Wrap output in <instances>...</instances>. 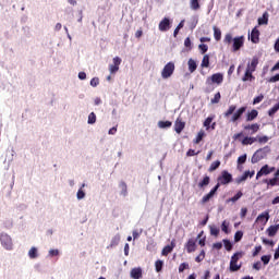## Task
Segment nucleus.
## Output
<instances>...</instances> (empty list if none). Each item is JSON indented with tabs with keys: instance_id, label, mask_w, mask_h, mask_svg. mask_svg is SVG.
Wrapping results in <instances>:
<instances>
[{
	"instance_id": "nucleus-1",
	"label": "nucleus",
	"mask_w": 279,
	"mask_h": 279,
	"mask_svg": "<svg viewBox=\"0 0 279 279\" xmlns=\"http://www.w3.org/2000/svg\"><path fill=\"white\" fill-rule=\"evenodd\" d=\"M247 110V107H240L236 110V105H231L229 108L225 111L223 117L225 119H230V123H236V121L241 120V117L245 114V111Z\"/></svg>"
},
{
	"instance_id": "nucleus-2",
	"label": "nucleus",
	"mask_w": 279,
	"mask_h": 279,
	"mask_svg": "<svg viewBox=\"0 0 279 279\" xmlns=\"http://www.w3.org/2000/svg\"><path fill=\"white\" fill-rule=\"evenodd\" d=\"M270 151L271 148L269 146L257 149L251 158L252 165H256L257 162H260V160H264V158H267V154Z\"/></svg>"
},
{
	"instance_id": "nucleus-3",
	"label": "nucleus",
	"mask_w": 279,
	"mask_h": 279,
	"mask_svg": "<svg viewBox=\"0 0 279 279\" xmlns=\"http://www.w3.org/2000/svg\"><path fill=\"white\" fill-rule=\"evenodd\" d=\"M244 256L243 252H236L231 256L230 260V271H239L241 269V264L239 265V260H241V257Z\"/></svg>"
},
{
	"instance_id": "nucleus-4",
	"label": "nucleus",
	"mask_w": 279,
	"mask_h": 279,
	"mask_svg": "<svg viewBox=\"0 0 279 279\" xmlns=\"http://www.w3.org/2000/svg\"><path fill=\"white\" fill-rule=\"evenodd\" d=\"M174 72H175V63L171 61L168 62L161 71L162 80H169V77H171V75H173Z\"/></svg>"
},
{
	"instance_id": "nucleus-5",
	"label": "nucleus",
	"mask_w": 279,
	"mask_h": 279,
	"mask_svg": "<svg viewBox=\"0 0 279 279\" xmlns=\"http://www.w3.org/2000/svg\"><path fill=\"white\" fill-rule=\"evenodd\" d=\"M0 243L9 251L13 247L12 238L8 233L0 234Z\"/></svg>"
},
{
	"instance_id": "nucleus-6",
	"label": "nucleus",
	"mask_w": 279,
	"mask_h": 279,
	"mask_svg": "<svg viewBox=\"0 0 279 279\" xmlns=\"http://www.w3.org/2000/svg\"><path fill=\"white\" fill-rule=\"evenodd\" d=\"M217 180L221 186H226V184H230V182H232V175L227 170H223Z\"/></svg>"
},
{
	"instance_id": "nucleus-7",
	"label": "nucleus",
	"mask_w": 279,
	"mask_h": 279,
	"mask_svg": "<svg viewBox=\"0 0 279 279\" xmlns=\"http://www.w3.org/2000/svg\"><path fill=\"white\" fill-rule=\"evenodd\" d=\"M184 247L187 254H193V252L197 251V240L195 238H190L184 244Z\"/></svg>"
},
{
	"instance_id": "nucleus-8",
	"label": "nucleus",
	"mask_w": 279,
	"mask_h": 279,
	"mask_svg": "<svg viewBox=\"0 0 279 279\" xmlns=\"http://www.w3.org/2000/svg\"><path fill=\"white\" fill-rule=\"evenodd\" d=\"M245 45V36H238L233 38L232 51H239Z\"/></svg>"
},
{
	"instance_id": "nucleus-9",
	"label": "nucleus",
	"mask_w": 279,
	"mask_h": 279,
	"mask_svg": "<svg viewBox=\"0 0 279 279\" xmlns=\"http://www.w3.org/2000/svg\"><path fill=\"white\" fill-rule=\"evenodd\" d=\"M223 83V74L215 73L210 77H207L206 84H222Z\"/></svg>"
},
{
	"instance_id": "nucleus-10",
	"label": "nucleus",
	"mask_w": 279,
	"mask_h": 279,
	"mask_svg": "<svg viewBox=\"0 0 279 279\" xmlns=\"http://www.w3.org/2000/svg\"><path fill=\"white\" fill-rule=\"evenodd\" d=\"M274 171H276V167L270 168L268 165H265L257 172L256 180H258V178H263V175H269V173H274Z\"/></svg>"
},
{
	"instance_id": "nucleus-11",
	"label": "nucleus",
	"mask_w": 279,
	"mask_h": 279,
	"mask_svg": "<svg viewBox=\"0 0 279 279\" xmlns=\"http://www.w3.org/2000/svg\"><path fill=\"white\" fill-rule=\"evenodd\" d=\"M112 64L109 65V71L111 74H114L119 71V66H121V58L120 57H114L112 60Z\"/></svg>"
},
{
	"instance_id": "nucleus-12",
	"label": "nucleus",
	"mask_w": 279,
	"mask_h": 279,
	"mask_svg": "<svg viewBox=\"0 0 279 279\" xmlns=\"http://www.w3.org/2000/svg\"><path fill=\"white\" fill-rule=\"evenodd\" d=\"M184 128H186V122L182 121V118L180 117L177 118L174 122V132H177V134H182Z\"/></svg>"
},
{
	"instance_id": "nucleus-13",
	"label": "nucleus",
	"mask_w": 279,
	"mask_h": 279,
	"mask_svg": "<svg viewBox=\"0 0 279 279\" xmlns=\"http://www.w3.org/2000/svg\"><path fill=\"white\" fill-rule=\"evenodd\" d=\"M171 29V21L169 17H165L159 23V32H169Z\"/></svg>"
},
{
	"instance_id": "nucleus-14",
	"label": "nucleus",
	"mask_w": 279,
	"mask_h": 279,
	"mask_svg": "<svg viewBox=\"0 0 279 279\" xmlns=\"http://www.w3.org/2000/svg\"><path fill=\"white\" fill-rule=\"evenodd\" d=\"M251 41L254 45H258L260 43V31L257 27H254L251 32Z\"/></svg>"
},
{
	"instance_id": "nucleus-15",
	"label": "nucleus",
	"mask_w": 279,
	"mask_h": 279,
	"mask_svg": "<svg viewBox=\"0 0 279 279\" xmlns=\"http://www.w3.org/2000/svg\"><path fill=\"white\" fill-rule=\"evenodd\" d=\"M255 171L253 170V171H245L244 173H243V175H241V177H238L236 179H235V182H236V184H241L242 182H245V180H247V178H254V175H255Z\"/></svg>"
},
{
	"instance_id": "nucleus-16",
	"label": "nucleus",
	"mask_w": 279,
	"mask_h": 279,
	"mask_svg": "<svg viewBox=\"0 0 279 279\" xmlns=\"http://www.w3.org/2000/svg\"><path fill=\"white\" fill-rule=\"evenodd\" d=\"M267 221H269V211H264L256 218V222L262 223V226H265Z\"/></svg>"
},
{
	"instance_id": "nucleus-17",
	"label": "nucleus",
	"mask_w": 279,
	"mask_h": 279,
	"mask_svg": "<svg viewBox=\"0 0 279 279\" xmlns=\"http://www.w3.org/2000/svg\"><path fill=\"white\" fill-rule=\"evenodd\" d=\"M256 66H258V57H253L252 61L246 66V71L254 73L256 71Z\"/></svg>"
},
{
	"instance_id": "nucleus-18",
	"label": "nucleus",
	"mask_w": 279,
	"mask_h": 279,
	"mask_svg": "<svg viewBox=\"0 0 279 279\" xmlns=\"http://www.w3.org/2000/svg\"><path fill=\"white\" fill-rule=\"evenodd\" d=\"M175 247V242L172 241L170 243V245H166L162 251H161V254L162 256H169V254H171L173 252V248Z\"/></svg>"
},
{
	"instance_id": "nucleus-19",
	"label": "nucleus",
	"mask_w": 279,
	"mask_h": 279,
	"mask_svg": "<svg viewBox=\"0 0 279 279\" xmlns=\"http://www.w3.org/2000/svg\"><path fill=\"white\" fill-rule=\"evenodd\" d=\"M131 278L133 279L143 278V269L141 267L131 269Z\"/></svg>"
},
{
	"instance_id": "nucleus-20",
	"label": "nucleus",
	"mask_w": 279,
	"mask_h": 279,
	"mask_svg": "<svg viewBox=\"0 0 279 279\" xmlns=\"http://www.w3.org/2000/svg\"><path fill=\"white\" fill-rule=\"evenodd\" d=\"M253 73L254 72H251L250 70H245L242 82H254V80H256V76Z\"/></svg>"
},
{
	"instance_id": "nucleus-21",
	"label": "nucleus",
	"mask_w": 279,
	"mask_h": 279,
	"mask_svg": "<svg viewBox=\"0 0 279 279\" xmlns=\"http://www.w3.org/2000/svg\"><path fill=\"white\" fill-rule=\"evenodd\" d=\"M278 231H279V225L270 226L266 230L268 236H275L276 234H278Z\"/></svg>"
},
{
	"instance_id": "nucleus-22",
	"label": "nucleus",
	"mask_w": 279,
	"mask_h": 279,
	"mask_svg": "<svg viewBox=\"0 0 279 279\" xmlns=\"http://www.w3.org/2000/svg\"><path fill=\"white\" fill-rule=\"evenodd\" d=\"M244 130H251V134H256V132L260 130V124L258 123L247 124L244 126Z\"/></svg>"
},
{
	"instance_id": "nucleus-23",
	"label": "nucleus",
	"mask_w": 279,
	"mask_h": 279,
	"mask_svg": "<svg viewBox=\"0 0 279 279\" xmlns=\"http://www.w3.org/2000/svg\"><path fill=\"white\" fill-rule=\"evenodd\" d=\"M210 184V177L208 174H205L203 180L198 182V189H204L205 186H208Z\"/></svg>"
},
{
	"instance_id": "nucleus-24",
	"label": "nucleus",
	"mask_w": 279,
	"mask_h": 279,
	"mask_svg": "<svg viewBox=\"0 0 279 279\" xmlns=\"http://www.w3.org/2000/svg\"><path fill=\"white\" fill-rule=\"evenodd\" d=\"M258 25H267L269 23V13L265 12L262 17H258Z\"/></svg>"
},
{
	"instance_id": "nucleus-25",
	"label": "nucleus",
	"mask_w": 279,
	"mask_h": 279,
	"mask_svg": "<svg viewBox=\"0 0 279 279\" xmlns=\"http://www.w3.org/2000/svg\"><path fill=\"white\" fill-rule=\"evenodd\" d=\"M187 66H189L190 73H195V71H197V62H195V60L193 59H190L187 61Z\"/></svg>"
},
{
	"instance_id": "nucleus-26",
	"label": "nucleus",
	"mask_w": 279,
	"mask_h": 279,
	"mask_svg": "<svg viewBox=\"0 0 279 279\" xmlns=\"http://www.w3.org/2000/svg\"><path fill=\"white\" fill-rule=\"evenodd\" d=\"M198 239V245H201V247H205L206 246V236H204V231H201L197 234L196 241Z\"/></svg>"
},
{
	"instance_id": "nucleus-27",
	"label": "nucleus",
	"mask_w": 279,
	"mask_h": 279,
	"mask_svg": "<svg viewBox=\"0 0 279 279\" xmlns=\"http://www.w3.org/2000/svg\"><path fill=\"white\" fill-rule=\"evenodd\" d=\"M214 197H215V194L209 192L202 197L201 204L204 206V204H208V202H210Z\"/></svg>"
},
{
	"instance_id": "nucleus-28",
	"label": "nucleus",
	"mask_w": 279,
	"mask_h": 279,
	"mask_svg": "<svg viewBox=\"0 0 279 279\" xmlns=\"http://www.w3.org/2000/svg\"><path fill=\"white\" fill-rule=\"evenodd\" d=\"M258 117V110L253 109L246 114V121H254Z\"/></svg>"
},
{
	"instance_id": "nucleus-29",
	"label": "nucleus",
	"mask_w": 279,
	"mask_h": 279,
	"mask_svg": "<svg viewBox=\"0 0 279 279\" xmlns=\"http://www.w3.org/2000/svg\"><path fill=\"white\" fill-rule=\"evenodd\" d=\"M199 1L201 0H190L191 10H194V12H197V10L202 8V5L199 4Z\"/></svg>"
},
{
	"instance_id": "nucleus-30",
	"label": "nucleus",
	"mask_w": 279,
	"mask_h": 279,
	"mask_svg": "<svg viewBox=\"0 0 279 279\" xmlns=\"http://www.w3.org/2000/svg\"><path fill=\"white\" fill-rule=\"evenodd\" d=\"M201 66H203V69H208V66H210V57L208 54L203 57Z\"/></svg>"
},
{
	"instance_id": "nucleus-31",
	"label": "nucleus",
	"mask_w": 279,
	"mask_h": 279,
	"mask_svg": "<svg viewBox=\"0 0 279 279\" xmlns=\"http://www.w3.org/2000/svg\"><path fill=\"white\" fill-rule=\"evenodd\" d=\"M242 145H254L256 143V137L246 136L241 141Z\"/></svg>"
},
{
	"instance_id": "nucleus-32",
	"label": "nucleus",
	"mask_w": 279,
	"mask_h": 279,
	"mask_svg": "<svg viewBox=\"0 0 279 279\" xmlns=\"http://www.w3.org/2000/svg\"><path fill=\"white\" fill-rule=\"evenodd\" d=\"M268 186H279V178L274 177L272 179L266 180Z\"/></svg>"
},
{
	"instance_id": "nucleus-33",
	"label": "nucleus",
	"mask_w": 279,
	"mask_h": 279,
	"mask_svg": "<svg viewBox=\"0 0 279 279\" xmlns=\"http://www.w3.org/2000/svg\"><path fill=\"white\" fill-rule=\"evenodd\" d=\"M213 29H214V38L215 40H217V43H219V40H221V29L217 26H214Z\"/></svg>"
},
{
	"instance_id": "nucleus-34",
	"label": "nucleus",
	"mask_w": 279,
	"mask_h": 279,
	"mask_svg": "<svg viewBox=\"0 0 279 279\" xmlns=\"http://www.w3.org/2000/svg\"><path fill=\"white\" fill-rule=\"evenodd\" d=\"M225 45H232L234 43V38L232 37V33H227L223 38Z\"/></svg>"
},
{
	"instance_id": "nucleus-35",
	"label": "nucleus",
	"mask_w": 279,
	"mask_h": 279,
	"mask_svg": "<svg viewBox=\"0 0 279 279\" xmlns=\"http://www.w3.org/2000/svg\"><path fill=\"white\" fill-rule=\"evenodd\" d=\"M218 167H221V161L216 160V161L211 162V165L208 168L209 173H213V171H217Z\"/></svg>"
},
{
	"instance_id": "nucleus-36",
	"label": "nucleus",
	"mask_w": 279,
	"mask_h": 279,
	"mask_svg": "<svg viewBox=\"0 0 279 279\" xmlns=\"http://www.w3.org/2000/svg\"><path fill=\"white\" fill-rule=\"evenodd\" d=\"M230 222L228 220L222 221L221 223V231L225 232V234H230Z\"/></svg>"
},
{
	"instance_id": "nucleus-37",
	"label": "nucleus",
	"mask_w": 279,
	"mask_h": 279,
	"mask_svg": "<svg viewBox=\"0 0 279 279\" xmlns=\"http://www.w3.org/2000/svg\"><path fill=\"white\" fill-rule=\"evenodd\" d=\"M171 125H173V123L171 121H159L158 122V128H160L161 130L171 128Z\"/></svg>"
},
{
	"instance_id": "nucleus-38",
	"label": "nucleus",
	"mask_w": 279,
	"mask_h": 279,
	"mask_svg": "<svg viewBox=\"0 0 279 279\" xmlns=\"http://www.w3.org/2000/svg\"><path fill=\"white\" fill-rule=\"evenodd\" d=\"M242 197H243V192L239 191L234 196L229 198L227 202H232V204H235V202H239V199Z\"/></svg>"
},
{
	"instance_id": "nucleus-39",
	"label": "nucleus",
	"mask_w": 279,
	"mask_h": 279,
	"mask_svg": "<svg viewBox=\"0 0 279 279\" xmlns=\"http://www.w3.org/2000/svg\"><path fill=\"white\" fill-rule=\"evenodd\" d=\"M205 136L204 131H199L196 138L193 141L194 145H199Z\"/></svg>"
},
{
	"instance_id": "nucleus-40",
	"label": "nucleus",
	"mask_w": 279,
	"mask_h": 279,
	"mask_svg": "<svg viewBox=\"0 0 279 279\" xmlns=\"http://www.w3.org/2000/svg\"><path fill=\"white\" fill-rule=\"evenodd\" d=\"M28 256H29V258H38V248H36L35 246H33V247L28 251Z\"/></svg>"
},
{
	"instance_id": "nucleus-41",
	"label": "nucleus",
	"mask_w": 279,
	"mask_h": 279,
	"mask_svg": "<svg viewBox=\"0 0 279 279\" xmlns=\"http://www.w3.org/2000/svg\"><path fill=\"white\" fill-rule=\"evenodd\" d=\"M97 122V116L95 114V112H90L89 116H88V120H87V123L89 125H93Z\"/></svg>"
},
{
	"instance_id": "nucleus-42",
	"label": "nucleus",
	"mask_w": 279,
	"mask_h": 279,
	"mask_svg": "<svg viewBox=\"0 0 279 279\" xmlns=\"http://www.w3.org/2000/svg\"><path fill=\"white\" fill-rule=\"evenodd\" d=\"M206 258V251L202 250L201 253L195 257V263H202Z\"/></svg>"
},
{
	"instance_id": "nucleus-43",
	"label": "nucleus",
	"mask_w": 279,
	"mask_h": 279,
	"mask_svg": "<svg viewBox=\"0 0 279 279\" xmlns=\"http://www.w3.org/2000/svg\"><path fill=\"white\" fill-rule=\"evenodd\" d=\"M121 241V236L114 235L111 240L110 247H117Z\"/></svg>"
},
{
	"instance_id": "nucleus-44",
	"label": "nucleus",
	"mask_w": 279,
	"mask_h": 279,
	"mask_svg": "<svg viewBox=\"0 0 279 279\" xmlns=\"http://www.w3.org/2000/svg\"><path fill=\"white\" fill-rule=\"evenodd\" d=\"M209 230H210L211 236H216V238L219 236V228H217L215 226H210Z\"/></svg>"
},
{
	"instance_id": "nucleus-45",
	"label": "nucleus",
	"mask_w": 279,
	"mask_h": 279,
	"mask_svg": "<svg viewBox=\"0 0 279 279\" xmlns=\"http://www.w3.org/2000/svg\"><path fill=\"white\" fill-rule=\"evenodd\" d=\"M221 101V93H216L214 98H211L210 102L211 104H219Z\"/></svg>"
},
{
	"instance_id": "nucleus-46",
	"label": "nucleus",
	"mask_w": 279,
	"mask_h": 279,
	"mask_svg": "<svg viewBox=\"0 0 279 279\" xmlns=\"http://www.w3.org/2000/svg\"><path fill=\"white\" fill-rule=\"evenodd\" d=\"M165 265V263L160 259H158L156 263H155V268H156V271L157 274H159V271H162V266Z\"/></svg>"
},
{
	"instance_id": "nucleus-47",
	"label": "nucleus",
	"mask_w": 279,
	"mask_h": 279,
	"mask_svg": "<svg viewBox=\"0 0 279 279\" xmlns=\"http://www.w3.org/2000/svg\"><path fill=\"white\" fill-rule=\"evenodd\" d=\"M222 243L227 252H232V242L230 240H222Z\"/></svg>"
},
{
	"instance_id": "nucleus-48",
	"label": "nucleus",
	"mask_w": 279,
	"mask_h": 279,
	"mask_svg": "<svg viewBox=\"0 0 279 279\" xmlns=\"http://www.w3.org/2000/svg\"><path fill=\"white\" fill-rule=\"evenodd\" d=\"M119 186L122 191V195H128V184L124 181H121Z\"/></svg>"
},
{
	"instance_id": "nucleus-49",
	"label": "nucleus",
	"mask_w": 279,
	"mask_h": 279,
	"mask_svg": "<svg viewBox=\"0 0 279 279\" xmlns=\"http://www.w3.org/2000/svg\"><path fill=\"white\" fill-rule=\"evenodd\" d=\"M182 27H184V20H182L179 25L177 26V28L173 32V36L175 38V36H178V34H180V29H182Z\"/></svg>"
},
{
	"instance_id": "nucleus-50",
	"label": "nucleus",
	"mask_w": 279,
	"mask_h": 279,
	"mask_svg": "<svg viewBox=\"0 0 279 279\" xmlns=\"http://www.w3.org/2000/svg\"><path fill=\"white\" fill-rule=\"evenodd\" d=\"M256 141H258L260 144H265L269 142V137L267 135L264 136H256Z\"/></svg>"
},
{
	"instance_id": "nucleus-51",
	"label": "nucleus",
	"mask_w": 279,
	"mask_h": 279,
	"mask_svg": "<svg viewBox=\"0 0 279 279\" xmlns=\"http://www.w3.org/2000/svg\"><path fill=\"white\" fill-rule=\"evenodd\" d=\"M213 119H215L214 117H208L205 121H204V128H206L207 130H210V123H213Z\"/></svg>"
},
{
	"instance_id": "nucleus-52",
	"label": "nucleus",
	"mask_w": 279,
	"mask_h": 279,
	"mask_svg": "<svg viewBox=\"0 0 279 279\" xmlns=\"http://www.w3.org/2000/svg\"><path fill=\"white\" fill-rule=\"evenodd\" d=\"M264 99H265V96L260 94L259 96L253 99V106H256V104H260V101H263Z\"/></svg>"
},
{
	"instance_id": "nucleus-53",
	"label": "nucleus",
	"mask_w": 279,
	"mask_h": 279,
	"mask_svg": "<svg viewBox=\"0 0 279 279\" xmlns=\"http://www.w3.org/2000/svg\"><path fill=\"white\" fill-rule=\"evenodd\" d=\"M241 239H243V231H236L234 234L235 243H239V241H241Z\"/></svg>"
},
{
	"instance_id": "nucleus-54",
	"label": "nucleus",
	"mask_w": 279,
	"mask_h": 279,
	"mask_svg": "<svg viewBox=\"0 0 279 279\" xmlns=\"http://www.w3.org/2000/svg\"><path fill=\"white\" fill-rule=\"evenodd\" d=\"M247 161V155H242L238 158V165H245V162Z\"/></svg>"
},
{
	"instance_id": "nucleus-55",
	"label": "nucleus",
	"mask_w": 279,
	"mask_h": 279,
	"mask_svg": "<svg viewBox=\"0 0 279 279\" xmlns=\"http://www.w3.org/2000/svg\"><path fill=\"white\" fill-rule=\"evenodd\" d=\"M184 47H186V49H189L191 51V49H193L192 43H191V38L187 37L184 40Z\"/></svg>"
},
{
	"instance_id": "nucleus-56",
	"label": "nucleus",
	"mask_w": 279,
	"mask_h": 279,
	"mask_svg": "<svg viewBox=\"0 0 279 279\" xmlns=\"http://www.w3.org/2000/svg\"><path fill=\"white\" fill-rule=\"evenodd\" d=\"M76 197L77 199H84V197H86V193L84 190H82V187L77 191Z\"/></svg>"
},
{
	"instance_id": "nucleus-57",
	"label": "nucleus",
	"mask_w": 279,
	"mask_h": 279,
	"mask_svg": "<svg viewBox=\"0 0 279 279\" xmlns=\"http://www.w3.org/2000/svg\"><path fill=\"white\" fill-rule=\"evenodd\" d=\"M269 260H271V255L262 256V262L264 263V265H269Z\"/></svg>"
},
{
	"instance_id": "nucleus-58",
	"label": "nucleus",
	"mask_w": 279,
	"mask_h": 279,
	"mask_svg": "<svg viewBox=\"0 0 279 279\" xmlns=\"http://www.w3.org/2000/svg\"><path fill=\"white\" fill-rule=\"evenodd\" d=\"M185 269H189V264L187 263L180 264L179 274H182Z\"/></svg>"
},
{
	"instance_id": "nucleus-59",
	"label": "nucleus",
	"mask_w": 279,
	"mask_h": 279,
	"mask_svg": "<svg viewBox=\"0 0 279 279\" xmlns=\"http://www.w3.org/2000/svg\"><path fill=\"white\" fill-rule=\"evenodd\" d=\"M199 154V150L198 151H195V149H189L186 151V156L187 158H191L192 156H197Z\"/></svg>"
},
{
	"instance_id": "nucleus-60",
	"label": "nucleus",
	"mask_w": 279,
	"mask_h": 279,
	"mask_svg": "<svg viewBox=\"0 0 279 279\" xmlns=\"http://www.w3.org/2000/svg\"><path fill=\"white\" fill-rule=\"evenodd\" d=\"M90 86H93L94 88L99 86V78L98 77H94L90 80Z\"/></svg>"
},
{
	"instance_id": "nucleus-61",
	"label": "nucleus",
	"mask_w": 279,
	"mask_h": 279,
	"mask_svg": "<svg viewBox=\"0 0 279 279\" xmlns=\"http://www.w3.org/2000/svg\"><path fill=\"white\" fill-rule=\"evenodd\" d=\"M263 250V246H255L254 251H253V257L258 256V254H260V251Z\"/></svg>"
},
{
	"instance_id": "nucleus-62",
	"label": "nucleus",
	"mask_w": 279,
	"mask_h": 279,
	"mask_svg": "<svg viewBox=\"0 0 279 279\" xmlns=\"http://www.w3.org/2000/svg\"><path fill=\"white\" fill-rule=\"evenodd\" d=\"M269 84H275L276 82H279V73L276 74L275 76H271L269 80H268Z\"/></svg>"
},
{
	"instance_id": "nucleus-63",
	"label": "nucleus",
	"mask_w": 279,
	"mask_h": 279,
	"mask_svg": "<svg viewBox=\"0 0 279 279\" xmlns=\"http://www.w3.org/2000/svg\"><path fill=\"white\" fill-rule=\"evenodd\" d=\"M198 49H201V52H202V53H206V51H208V45H206V44H201V45L198 46Z\"/></svg>"
},
{
	"instance_id": "nucleus-64",
	"label": "nucleus",
	"mask_w": 279,
	"mask_h": 279,
	"mask_svg": "<svg viewBox=\"0 0 279 279\" xmlns=\"http://www.w3.org/2000/svg\"><path fill=\"white\" fill-rule=\"evenodd\" d=\"M274 49H275L276 53H279V37L275 41Z\"/></svg>"
}]
</instances>
